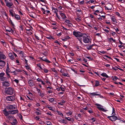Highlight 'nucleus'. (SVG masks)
Returning <instances> with one entry per match:
<instances>
[{
	"mask_svg": "<svg viewBox=\"0 0 125 125\" xmlns=\"http://www.w3.org/2000/svg\"><path fill=\"white\" fill-rule=\"evenodd\" d=\"M84 33H82L79 31H74L73 32V35L76 38L81 44H83L82 42V37Z\"/></svg>",
	"mask_w": 125,
	"mask_h": 125,
	"instance_id": "1",
	"label": "nucleus"
},
{
	"mask_svg": "<svg viewBox=\"0 0 125 125\" xmlns=\"http://www.w3.org/2000/svg\"><path fill=\"white\" fill-rule=\"evenodd\" d=\"M18 111L17 109L11 111L9 110L7 111V109L5 108L3 110V114L5 116H8L9 114L13 115L18 113Z\"/></svg>",
	"mask_w": 125,
	"mask_h": 125,
	"instance_id": "2",
	"label": "nucleus"
},
{
	"mask_svg": "<svg viewBox=\"0 0 125 125\" xmlns=\"http://www.w3.org/2000/svg\"><path fill=\"white\" fill-rule=\"evenodd\" d=\"M83 41L85 43H88L89 42H91V39L90 37L88 35H87L86 34H84L82 37Z\"/></svg>",
	"mask_w": 125,
	"mask_h": 125,
	"instance_id": "3",
	"label": "nucleus"
},
{
	"mask_svg": "<svg viewBox=\"0 0 125 125\" xmlns=\"http://www.w3.org/2000/svg\"><path fill=\"white\" fill-rule=\"evenodd\" d=\"M6 6L10 8H12L13 5L12 1L11 0H4Z\"/></svg>",
	"mask_w": 125,
	"mask_h": 125,
	"instance_id": "4",
	"label": "nucleus"
},
{
	"mask_svg": "<svg viewBox=\"0 0 125 125\" xmlns=\"http://www.w3.org/2000/svg\"><path fill=\"white\" fill-rule=\"evenodd\" d=\"M5 91L6 94L12 95L13 94V89L11 87H9L7 88L5 90Z\"/></svg>",
	"mask_w": 125,
	"mask_h": 125,
	"instance_id": "5",
	"label": "nucleus"
},
{
	"mask_svg": "<svg viewBox=\"0 0 125 125\" xmlns=\"http://www.w3.org/2000/svg\"><path fill=\"white\" fill-rule=\"evenodd\" d=\"M107 118L112 121H115L117 120L120 119L118 118L115 115H112L111 116H108Z\"/></svg>",
	"mask_w": 125,
	"mask_h": 125,
	"instance_id": "6",
	"label": "nucleus"
},
{
	"mask_svg": "<svg viewBox=\"0 0 125 125\" xmlns=\"http://www.w3.org/2000/svg\"><path fill=\"white\" fill-rule=\"evenodd\" d=\"M17 108L15 105H8L6 106V109L8 110H12L17 109Z\"/></svg>",
	"mask_w": 125,
	"mask_h": 125,
	"instance_id": "7",
	"label": "nucleus"
},
{
	"mask_svg": "<svg viewBox=\"0 0 125 125\" xmlns=\"http://www.w3.org/2000/svg\"><path fill=\"white\" fill-rule=\"evenodd\" d=\"M7 100L9 101H12L15 100V97L13 95L7 96L6 97Z\"/></svg>",
	"mask_w": 125,
	"mask_h": 125,
	"instance_id": "8",
	"label": "nucleus"
},
{
	"mask_svg": "<svg viewBox=\"0 0 125 125\" xmlns=\"http://www.w3.org/2000/svg\"><path fill=\"white\" fill-rule=\"evenodd\" d=\"M60 72L62 73V75L64 77H69V75L67 72H64L63 70L61 69L60 71Z\"/></svg>",
	"mask_w": 125,
	"mask_h": 125,
	"instance_id": "9",
	"label": "nucleus"
},
{
	"mask_svg": "<svg viewBox=\"0 0 125 125\" xmlns=\"http://www.w3.org/2000/svg\"><path fill=\"white\" fill-rule=\"evenodd\" d=\"M103 11V9L102 7L99 6L98 8V10L94 11V12L97 13H102Z\"/></svg>",
	"mask_w": 125,
	"mask_h": 125,
	"instance_id": "10",
	"label": "nucleus"
},
{
	"mask_svg": "<svg viewBox=\"0 0 125 125\" xmlns=\"http://www.w3.org/2000/svg\"><path fill=\"white\" fill-rule=\"evenodd\" d=\"M89 94L92 96H95L97 95H100V93L98 92H96L92 93H90Z\"/></svg>",
	"mask_w": 125,
	"mask_h": 125,
	"instance_id": "11",
	"label": "nucleus"
},
{
	"mask_svg": "<svg viewBox=\"0 0 125 125\" xmlns=\"http://www.w3.org/2000/svg\"><path fill=\"white\" fill-rule=\"evenodd\" d=\"M41 10L42 12L44 14H48L50 12V11L49 10H45V9L42 8H41Z\"/></svg>",
	"mask_w": 125,
	"mask_h": 125,
	"instance_id": "12",
	"label": "nucleus"
},
{
	"mask_svg": "<svg viewBox=\"0 0 125 125\" xmlns=\"http://www.w3.org/2000/svg\"><path fill=\"white\" fill-rule=\"evenodd\" d=\"M28 83L31 87H32L34 85V83L31 79L30 80L28 81Z\"/></svg>",
	"mask_w": 125,
	"mask_h": 125,
	"instance_id": "13",
	"label": "nucleus"
},
{
	"mask_svg": "<svg viewBox=\"0 0 125 125\" xmlns=\"http://www.w3.org/2000/svg\"><path fill=\"white\" fill-rule=\"evenodd\" d=\"M3 85L5 87L8 86H10V84L7 81H4L2 83Z\"/></svg>",
	"mask_w": 125,
	"mask_h": 125,
	"instance_id": "14",
	"label": "nucleus"
},
{
	"mask_svg": "<svg viewBox=\"0 0 125 125\" xmlns=\"http://www.w3.org/2000/svg\"><path fill=\"white\" fill-rule=\"evenodd\" d=\"M60 14L61 17H62V19L63 20H64L66 18V16L63 13H60Z\"/></svg>",
	"mask_w": 125,
	"mask_h": 125,
	"instance_id": "15",
	"label": "nucleus"
},
{
	"mask_svg": "<svg viewBox=\"0 0 125 125\" xmlns=\"http://www.w3.org/2000/svg\"><path fill=\"white\" fill-rule=\"evenodd\" d=\"M5 55L1 52H0V59H5L6 58Z\"/></svg>",
	"mask_w": 125,
	"mask_h": 125,
	"instance_id": "16",
	"label": "nucleus"
},
{
	"mask_svg": "<svg viewBox=\"0 0 125 125\" xmlns=\"http://www.w3.org/2000/svg\"><path fill=\"white\" fill-rule=\"evenodd\" d=\"M40 59H41L43 61H45L47 63H50L51 62L50 61H49V60H47L46 58H45V59H43V57H40Z\"/></svg>",
	"mask_w": 125,
	"mask_h": 125,
	"instance_id": "17",
	"label": "nucleus"
},
{
	"mask_svg": "<svg viewBox=\"0 0 125 125\" xmlns=\"http://www.w3.org/2000/svg\"><path fill=\"white\" fill-rule=\"evenodd\" d=\"M14 17L17 20H20L21 19L20 16L18 15L14 14Z\"/></svg>",
	"mask_w": 125,
	"mask_h": 125,
	"instance_id": "18",
	"label": "nucleus"
},
{
	"mask_svg": "<svg viewBox=\"0 0 125 125\" xmlns=\"http://www.w3.org/2000/svg\"><path fill=\"white\" fill-rule=\"evenodd\" d=\"M51 70L53 72L55 73V76H57V75H58V73L56 70H55L54 68H53L51 69Z\"/></svg>",
	"mask_w": 125,
	"mask_h": 125,
	"instance_id": "19",
	"label": "nucleus"
},
{
	"mask_svg": "<svg viewBox=\"0 0 125 125\" xmlns=\"http://www.w3.org/2000/svg\"><path fill=\"white\" fill-rule=\"evenodd\" d=\"M9 56L10 59L11 60H13L14 59V56L11 53H9Z\"/></svg>",
	"mask_w": 125,
	"mask_h": 125,
	"instance_id": "20",
	"label": "nucleus"
},
{
	"mask_svg": "<svg viewBox=\"0 0 125 125\" xmlns=\"http://www.w3.org/2000/svg\"><path fill=\"white\" fill-rule=\"evenodd\" d=\"M5 64V62L0 59V66H4Z\"/></svg>",
	"mask_w": 125,
	"mask_h": 125,
	"instance_id": "21",
	"label": "nucleus"
},
{
	"mask_svg": "<svg viewBox=\"0 0 125 125\" xmlns=\"http://www.w3.org/2000/svg\"><path fill=\"white\" fill-rule=\"evenodd\" d=\"M112 5L111 4L109 6V7H108L105 6V9L108 10H111L112 9Z\"/></svg>",
	"mask_w": 125,
	"mask_h": 125,
	"instance_id": "22",
	"label": "nucleus"
},
{
	"mask_svg": "<svg viewBox=\"0 0 125 125\" xmlns=\"http://www.w3.org/2000/svg\"><path fill=\"white\" fill-rule=\"evenodd\" d=\"M108 41L109 42H115V39H114L113 38H110L108 39Z\"/></svg>",
	"mask_w": 125,
	"mask_h": 125,
	"instance_id": "23",
	"label": "nucleus"
},
{
	"mask_svg": "<svg viewBox=\"0 0 125 125\" xmlns=\"http://www.w3.org/2000/svg\"><path fill=\"white\" fill-rule=\"evenodd\" d=\"M70 38V37L68 36H66L63 39H62V40L63 41H66L67 40L69 39Z\"/></svg>",
	"mask_w": 125,
	"mask_h": 125,
	"instance_id": "24",
	"label": "nucleus"
},
{
	"mask_svg": "<svg viewBox=\"0 0 125 125\" xmlns=\"http://www.w3.org/2000/svg\"><path fill=\"white\" fill-rule=\"evenodd\" d=\"M101 75L105 77L106 78H108L109 77L105 73H103L101 74Z\"/></svg>",
	"mask_w": 125,
	"mask_h": 125,
	"instance_id": "25",
	"label": "nucleus"
},
{
	"mask_svg": "<svg viewBox=\"0 0 125 125\" xmlns=\"http://www.w3.org/2000/svg\"><path fill=\"white\" fill-rule=\"evenodd\" d=\"M9 11L10 12V14H11V16L13 17H14V13H13V11L12 10H9Z\"/></svg>",
	"mask_w": 125,
	"mask_h": 125,
	"instance_id": "26",
	"label": "nucleus"
},
{
	"mask_svg": "<svg viewBox=\"0 0 125 125\" xmlns=\"http://www.w3.org/2000/svg\"><path fill=\"white\" fill-rule=\"evenodd\" d=\"M65 101L64 100H62L61 101V102L58 103V104L59 105H63V104L65 103Z\"/></svg>",
	"mask_w": 125,
	"mask_h": 125,
	"instance_id": "27",
	"label": "nucleus"
},
{
	"mask_svg": "<svg viewBox=\"0 0 125 125\" xmlns=\"http://www.w3.org/2000/svg\"><path fill=\"white\" fill-rule=\"evenodd\" d=\"M94 44H92V45H89V46H87V50H90L92 49V48L93 46H94Z\"/></svg>",
	"mask_w": 125,
	"mask_h": 125,
	"instance_id": "28",
	"label": "nucleus"
},
{
	"mask_svg": "<svg viewBox=\"0 0 125 125\" xmlns=\"http://www.w3.org/2000/svg\"><path fill=\"white\" fill-rule=\"evenodd\" d=\"M111 19L113 22L117 23L116 20L114 16H112Z\"/></svg>",
	"mask_w": 125,
	"mask_h": 125,
	"instance_id": "29",
	"label": "nucleus"
},
{
	"mask_svg": "<svg viewBox=\"0 0 125 125\" xmlns=\"http://www.w3.org/2000/svg\"><path fill=\"white\" fill-rule=\"evenodd\" d=\"M95 105L97 106V108L99 110H100V108H102V107L100 104H96Z\"/></svg>",
	"mask_w": 125,
	"mask_h": 125,
	"instance_id": "30",
	"label": "nucleus"
},
{
	"mask_svg": "<svg viewBox=\"0 0 125 125\" xmlns=\"http://www.w3.org/2000/svg\"><path fill=\"white\" fill-rule=\"evenodd\" d=\"M17 123V121L16 119H14L12 122L11 123L12 125H16Z\"/></svg>",
	"mask_w": 125,
	"mask_h": 125,
	"instance_id": "31",
	"label": "nucleus"
},
{
	"mask_svg": "<svg viewBox=\"0 0 125 125\" xmlns=\"http://www.w3.org/2000/svg\"><path fill=\"white\" fill-rule=\"evenodd\" d=\"M52 10L53 12L55 14L57 13V12L58 11V10L57 9L54 8H52Z\"/></svg>",
	"mask_w": 125,
	"mask_h": 125,
	"instance_id": "32",
	"label": "nucleus"
},
{
	"mask_svg": "<svg viewBox=\"0 0 125 125\" xmlns=\"http://www.w3.org/2000/svg\"><path fill=\"white\" fill-rule=\"evenodd\" d=\"M100 84L99 82L97 80H96L95 81V84L94 85L95 87H97Z\"/></svg>",
	"mask_w": 125,
	"mask_h": 125,
	"instance_id": "33",
	"label": "nucleus"
},
{
	"mask_svg": "<svg viewBox=\"0 0 125 125\" xmlns=\"http://www.w3.org/2000/svg\"><path fill=\"white\" fill-rule=\"evenodd\" d=\"M65 22L67 24H71V22L69 20H66L65 21Z\"/></svg>",
	"mask_w": 125,
	"mask_h": 125,
	"instance_id": "34",
	"label": "nucleus"
},
{
	"mask_svg": "<svg viewBox=\"0 0 125 125\" xmlns=\"http://www.w3.org/2000/svg\"><path fill=\"white\" fill-rule=\"evenodd\" d=\"M75 20L78 22H80L81 21V19L80 17H77L75 19Z\"/></svg>",
	"mask_w": 125,
	"mask_h": 125,
	"instance_id": "35",
	"label": "nucleus"
},
{
	"mask_svg": "<svg viewBox=\"0 0 125 125\" xmlns=\"http://www.w3.org/2000/svg\"><path fill=\"white\" fill-rule=\"evenodd\" d=\"M46 38L47 39L49 40H51L52 39L54 40V38L51 35L47 36L46 37Z\"/></svg>",
	"mask_w": 125,
	"mask_h": 125,
	"instance_id": "36",
	"label": "nucleus"
},
{
	"mask_svg": "<svg viewBox=\"0 0 125 125\" xmlns=\"http://www.w3.org/2000/svg\"><path fill=\"white\" fill-rule=\"evenodd\" d=\"M8 21L9 23L11 24L13 26H14V24L13 23L11 20L10 19V18L9 20H8Z\"/></svg>",
	"mask_w": 125,
	"mask_h": 125,
	"instance_id": "37",
	"label": "nucleus"
},
{
	"mask_svg": "<svg viewBox=\"0 0 125 125\" xmlns=\"http://www.w3.org/2000/svg\"><path fill=\"white\" fill-rule=\"evenodd\" d=\"M26 32L27 34L31 35L32 34V31L31 30L30 31H26Z\"/></svg>",
	"mask_w": 125,
	"mask_h": 125,
	"instance_id": "38",
	"label": "nucleus"
},
{
	"mask_svg": "<svg viewBox=\"0 0 125 125\" xmlns=\"http://www.w3.org/2000/svg\"><path fill=\"white\" fill-rule=\"evenodd\" d=\"M57 112L58 114L59 115L61 116H63V114H62V113L61 112L58 111H57Z\"/></svg>",
	"mask_w": 125,
	"mask_h": 125,
	"instance_id": "39",
	"label": "nucleus"
},
{
	"mask_svg": "<svg viewBox=\"0 0 125 125\" xmlns=\"http://www.w3.org/2000/svg\"><path fill=\"white\" fill-rule=\"evenodd\" d=\"M72 112L70 111H69L68 112L66 113V114L68 115H72Z\"/></svg>",
	"mask_w": 125,
	"mask_h": 125,
	"instance_id": "40",
	"label": "nucleus"
},
{
	"mask_svg": "<svg viewBox=\"0 0 125 125\" xmlns=\"http://www.w3.org/2000/svg\"><path fill=\"white\" fill-rule=\"evenodd\" d=\"M6 31L9 32H11L12 33H13L14 32L13 31L12 29H10L9 30H6Z\"/></svg>",
	"mask_w": 125,
	"mask_h": 125,
	"instance_id": "41",
	"label": "nucleus"
},
{
	"mask_svg": "<svg viewBox=\"0 0 125 125\" xmlns=\"http://www.w3.org/2000/svg\"><path fill=\"white\" fill-rule=\"evenodd\" d=\"M38 94L41 97H43L44 95V94L43 93H41V92L39 93Z\"/></svg>",
	"mask_w": 125,
	"mask_h": 125,
	"instance_id": "42",
	"label": "nucleus"
},
{
	"mask_svg": "<svg viewBox=\"0 0 125 125\" xmlns=\"http://www.w3.org/2000/svg\"><path fill=\"white\" fill-rule=\"evenodd\" d=\"M36 65L38 66V67L40 68V69L41 70L42 69V67L40 63H39V64H37Z\"/></svg>",
	"mask_w": 125,
	"mask_h": 125,
	"instance_id": "43",
	"label": "nucleus"
},
{
	"mask_svg": "<svg viewBox=\"0 0 125 125\" xmlns=\"http://www.w3.org/2000/svg\"><path fill=\"white\" fill-rule=\"evenodd\" d=\"M100 108V110L101 111L103 112H105L107 111V110L104 109V108H103L102 107V108Z\"/></svg>",
	"mask_w": 125,
	"mask_h": 125,
	"instance_id": "44",
	"label": "nucleus"
},
{
	"mask_svg": "<svg viewBox=\"0 0 125 125\" xmlns=\"http://www.w3.org/2000/svg\"><path fill=\"white\" fill-rule=\"evenodd\" d=\"M115 110L114 108H113L112 109V115H115Z\"/></svg>",
	"mask_w": 125,
	"mask_h": 125,
	"instance_id": "45",
	"label": "nucleus"
},
{
	"mask_svg": "<svg viewBox=\"0 0 125 125\" xmlns=\"http://www.w3.org/2000/svg\"><path fill=\"white\" fill-rule=\"evenodd\" d=\"M0 79L2 81H4L6 79V78L3 76H0Z\"/></svg>",
	"mask_w": 125,
	"mask_h": 125,
	"instance_id": "46",
	"label": "nucleus"
},
{
	"mask_svg": "<svg viewBox=\"0 0 125 125\" xmlns=\"http://www.w3.org/2000/svg\"><path fill=\"white\" fill-rule=\"evenodd\" d=\"M67 121L66 120L64 119H62V123H64L65 124H67Z\"/></svg>",
	"mask_w": 125,
	"mask_h": 125,
	"instance_id": "47",
	"label": "nucleus"
},
{
	"mask_svg": "<svg viewBox=\"0 0 125 125\" xmlns=\"http://www.w3.org/2000/svg\"><path fill=\"white\" fill-rule=\"evenodd\" d=\"M47 107L49 110L53 111H54V110L53 109L52 107L48 106Z\"/></svg>",
	"mask_w": 125,
	"mask_h": 125,
	"instance_id": "48",
	"label": "nucleus"
},
{
	"mask_svg": "<svg viewBox=\"0 0 125 125\" xmlns=\"http://www.w3.org/2000/svg\"><path fill=\"white\" fill-rule=\"evenodd\" d=\"M10 70L9 68V66L8 64V63H7V68L6 69V72H9V70Z\"/></svg>",
	"mask_w": 125,
	"mask_h": 125,
	"instance_id": "49",
	"label": "nucleus"
},
{
	"mask_svg": "<svg viewBox=\"0 0 125 125\" xmlns=\"http://www.w3.org/2000/svg\"><path fill=\"white\" fill-rule=\"evenodd\" d=\"M35 119L36 120L40 121L41 120L40 118L38 116H36L35 117Z\"/></svg>",
	"mask_w": 125,
	"mask_h": 125,
	"instance_id": "50",
	"label": "nucleus"
},
{
	"mask_svg": "<svg viewBox=\"0 0 125 125\" xmlns=\"http://www.w3.org/2000/svg\"><path fill=\"white\" fill-rule=\"evenodd\" d=\"M46 123L47 125H52V123L50 121L47 122Z\"/></svg>",
	"mask_w": 125,
	"mask_h": 125,
	"instance_id": "51",
	"label": "nucleus"
},
{
	"mask_svg": "<svg viewBox=\"0 0 125 125\" xmlns=\"http://www.w3.org/2000/svg\"><path fill=\"white\" fill-rule=\"evenodd\" d=\"M65 118L69 121H71V119L70 117H65Z\"/></svg>",
	"mask_w": 125,
	"mask_h": 125,
	"instance_id": "52",
	"label": "nucleus"
},
{
	"mask_svg": "<svg viewBox=\"0 0 125 125\" xmlns=\"http://www.w3.org/2000/svg\"><path fill=\"white\" fill-rule=\"evenodd\" d=\"M60 89H61V90L63 91H64L65 90V88L64 87H62V86H61L60 87Z\"/></svg>",
	"mask_w": 125,
	"mask_h": 125,
	"instance_id": "53",
	"label": "nucleus"
},
{
	"mask_svg": "<svg viewBox=\"0 0 125 125\" xmlns=\"http://www.w3.org/2000/svg\"><path fill=\"white\" fill-rule=\"evenodd\" d=\"M44 72L46 73H47L48 72V70L47 69L45 68L43 70Z\"/></svg>",
	"mask_w": 125,
	"mask_h": 125,
	"instance_id": "54",
	"label": "nucleus"
},
{
	"mask_svg": "<svg viewBox=\"0 0 125 125\" xmlns=\"http://www.w3.org/2000/svg\"><path fill=\"white\" fill-rule=\"evenodd\" d=\"M85 58L88 59H89V60H93V58H92L90 56H86L85 57Z\"/></svg>",
	"mask_w": 125,
	"mask_h": 125,
	"instance_id": "55",
	"label": "nucleus"
},
{
	"mask_svg": "<svg viewBox=\"0 0 125 125\" xmlns=\"http://www.w3.org/2000/svg\"><path fill=\"white\" fill-rule=\"evenodd\" d=\"M35 113L37 115H41V113L40 112H36Z\"/></svg>",
	"mask_w": 125,
	"mask_h": 125,
	"instance_id": "56",
	"label": "nucleus"
},
{
	"mask_svg": "<svg viewBox=\"0 0 125 125\" xmlns=\"http://www.w3.org/2000/svg\"><path fill=\"white\" fill-rule=\"evenodd\" d=\"M46 114L48 115L52 116V114L50 112H49L47 113Z\"/></svg>",
	"mask_w": 125,
	"mask_h": 125,
	"instance_id": "57",
	"label": "nucleus"
},
{
	"mask_svg": "<svg viewBox=\"0 0 125 125\" xmlns=\"http://www.w3.org/2000/svg\"><path fill=\"white\" fill-rule=\"evenodd\" d=\"M25 67H26V68L28 70L30 69V67L29 66H28V65H25Z\"/></svg>",
	"mask_w": 125,
	"mask_h": 125,
	"instance_id": "58",
	"label": "nucleus"
},
{
	"mask_svg": "<svg viewBox=\"0 0 125 125\" xmlns=\"http://www.w3.org/2000/svg\"><path fill=\"white\" fill-rule=\"evenodd\" d=\"M112 69H113L115 70H117L118 69V68L117 67H113Z\"/></svg>",
	"mask_w": 125,
	"mask_h": 125,
	"instance_id": "59",
	"label": "nucleus"
},
{
	"mask_svg": "<svg viewBox=\"0 0 125 125\" xmlns=\"http://www.w3.org/2000/svg\"><path fill=\"white\" fill-rule=\"evenodd\" d=\"M14 81L17 84H18L19 82V80L17 79H15Z\"/></svg>",
	"mask_w": 125,
	"mask_h": 125,
	"instance_id": "60",
	"label": "nucleus"
},
{
	"mask_svg": "<svg viewBox=\"0 0 125 125\" xmlns=\"http://www.w3.org/2000/svg\"><path fill=\"white\" fill-rule=\"evenodd\" d=\"M71 69L73 71V72H74L75 73L77 74V72L76 71H75L74 69H73L72 68H71Z\"/></svg>",
	"mask_w": 125,
	"mask_h": 125,
	"instance_id": "61",
	"label": "nucleus"
},
{
	"mask_svg": "<svg viewBox=\"0 0 125 125\" xmlns=\"http://www.w3.org/2000/svg\"><path fill=\"white\" fill-rule=\"evenodd\" d=\"M35 38L36 39L38 40H40V38L38 36H37L36 35H35Z\"/></svg>",
	"mask_w": 125,
	"mask_h": 125,
	"instance_id": "62",
	"label": "nucleus"
},
{
	"mask_svg": "<svg viewBox=\"0 0 125 125\" xmlns=\"http://www.w3.org/2000/svg\"><path fill=\"white\" fill-rule=\"evenodd\" d=\"M98 19V20L99 21H101L102 20H103L102 19V18L101 17H99L97 18Z\"/></svg>",
	"mask_w": 125,
	"mask_h": 125,
	"instance_id": "63",
	"label": "nucleus"
},
{
	"mask_svg": "<svg viewBox=\"0 0 125 125\" xmlns=\"http://www.w3.org/2000/svg\"><path fill=\"white\" fill-rule=\"evenodd\" d=\"M118 78L116 76H115L113 78V80L115 81H116Z\"/></svg>",
	"mask_w": 125,
	"mask_h": 125,
	"instance_id": "64",
	"label": "nucleus"
}]
</instances>
